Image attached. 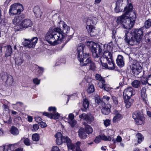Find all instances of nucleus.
<instances>
[{
    "mask_svg": "<svg viewBox=\"0 0 151 151\" xmlns=\"http://www.w3.org/2000/svg\"><path fill=\"white\" fill-rule=\"evenodd\" d=\"M79 118L85 120L89 123H91L94 120V117L90 114H82L79 115Z\"/></svg>",
    "mask_w": 151,
    "mask_h": 151,
    "instance_id": "nucleus-17",
    "label": "nucleus"
},
{
    "mask_svg": "<svg viewBox=\"0 0 151 151\" xmlns=\"http://www.w3.org/2000/svg\"><path fill=\"white\" fill-rule=\"evenodd\" d=\"M38 38L37 37H33L31 39H24L23 42V45L26 47L34 48L37 42Z\"/></svg>",
    "mask_w": 151,
    "mask_h": 151,
    "instance_id": "nucleus-10",
    "label": "nucleus"
},
{
    "mask_svg": "<svg viewBox=\"0 0 151 151\" xmlns=\"http://www.w3.org/2000/svg\"><path fill=\"white\" fill-rule=\"evenodd\" d=\"M32 25V21L29 19H26L22 21L19 24L20 28L19 30H22L28 27H31Z\"/></svg>",
    "mask_w": 151,
    "mask_h": 151,
    "instance_id": "nucleus-13",
    "label": "nucleus"
},
{
    "mask_svg": "<svg viewBox=\"0 0 151 151\" xmlns=\"http://www.w3.org/2000/svg\"><path fill=\"white\" fill-rule=\"evenodd\" d=\"M111 139V138L110 136H107L105 135H99L96 137L94 142L96 143H98L101 140L104 141H110Z\"/></svg>",
    "mask_w": 151,
    "mask_h": 151,
    "instance_id": "nucleus-20",
    "label": "nucleus"
},
{
    "mask_svg": "<svg viewBox=\"0 0 151 151\" xmlns=\"http://www.w3.org/2000/svg\"><path fill=\"white\" fill-rule=\"evenodd\" d=\"M48 110L50 111H53L55 112L56 111V108L55 107H50L48 108Z\"/></svg>",
    "mask_w": 151,
    "mask_h": 151,
    "instance_id": "nucleus-57",
    "label": "nucleus"
},
{
    "mask_svg": "<svg viewBox=\"0 0 151 151\" xmlns=\"http://www.w3.org/2000/svg\"><path fill=\"white\" fill-rule=\"evenodd\" d=\"M2 79L5 81L6 85L8 86H12L14 84V78L10 75L4 74L2 76Z\"/></svg>",
    "mask_w": 151,
    "mask_h": 151,
    "instance_id": "nucleus-12",
    "label": "nucleus"
},
{
    "mask_svg": "<svg viewBox=\"0 0 151 151\" xmlns=\"http://www.w3.org/2000/svg\"><path fill=\"white\" fill-rule=\"evenodd\" d=\"M113 43L112 41L110 42L106 46V48H105L107 50L111 52H112L113 49Z\"/></svg>",
    "mask_w": 151,
    "mask_h": 151,
    "instance_id": "nucleus-40",
    "label": "nucleus"
},
{
    "mask_svg": "<svg viewBox=\"0 0 151 151\" xmlns=\"http://www.w3.org/2000/svg\"><path fill=\"white\" fill-rule=\"evenodd\" d=\"M111 99L113 101V103L115 105H117L118 104V100L117 98L114 96H111Z\"/></svg>",
    "mask_w": 151,
    "mask_h": 151,
    "instance_id": "nucleus-51",
    "label": "nucleus"
},
{
    "mask_svg": "<svg viewBox=\"0 0 151 151\" xmlns=\"http://www.w3.org/2000/svg\"><path fill=\"white\" fill-rule=\"evenodd\" d=\"M24 18L25 15L23 14L16 16L12 20L13 23L15 25H17L21 22L22 19Z\"/></svg>",
    "mask_w": 151,
    "mask_h": 151,
    "instance_id": "nucleus-21",
    "label": "nucleus"
},
{
    "mask_svg": "<svg viewBox=\"0 0 151 151\" xmlns=\"http://www.w3.org/2000/svg\"><path fill=\"white\" fill-rule=\"evenodd\" d=\"M58 27L50 29L45 36V39L50 45H55L62 41V39L66 35L70 39L72 37L73 34H70V28L63 21L59 23Z\"/></svg>",
    "mask_w": 151,
    "mask_h": 151,
    "instance_id": "nucleus-1",
    "label": "nucleus"
},
{
    "mask_svg": "<svg viewBox=\"0 0 151 151\" xmlns=\"http://www.w3.org/2000/svg\"><path fill=\"white\" fill-rule=\"evenodd\" d=\"M104 53L102 56L99 57L98 60H95L102 64L103 67L109 69L113 70L115 68V64L112 57L111 52L104 49Z\"/></svg>",
    "mask_w": 151,
    "mask_h": 151,
    "instance_id": "nucleus-3",
    "label": "nucleus"
},
{
    "mask_svg": "<svg viewBox=\"0 0 151 151\" xmlns=\"http://www.w3.org/2000/svg\"><path fill=\"white\" fill-rule=\"evenodd\" d=\"M52 151H60V150L58 147L55 146L52 147Z\"/></svg>",
    "mask_w": 151,
    "mask_h": 151,
    "instance_id": "nucleus-58",
    "label": "nucleus"
},
{
    "mask_svg": "<svg viewBox=\"0 0 151 151\" xmlns=\"http://www.w3.org/2000/svg\"><path fill=\"white\" fill-rule=\"evenodd\" d=\"M132 117L137 124L141 125L144 123L145 118L142 114L139 111L134 112L132 114Z\"/></svg>",
    "mask_w": 151,
    "mask_h": 151,
    "instance_id": "nucleus-9",
    "label": "nucleus"
},
{
    "mask_svg": "<svg viewBox=\"0 0 151 151\" xmlns=\"http://www.w3.org/2000/svg\"><path fill=\"white\" fill-rule=\"evenodd\" d=\"M127 19H125V20L123 22L122 26L124 28L126 29H130L132 27L134 23V21H132L131 19H129L128 18Z\"/></svg>",
    "mask_w": 151,
    "mask_h": 151,
    "instance_id": "nucleus-19",
    "label": "nucleus"
},
{
    "mask_svg": "<svg viewBox=\"0 0 151 151\" xmlns=\"http://www.w3.org/2000/svg\"><path fill=\"white\" fill-rule=\"evenodd\" d=\"M148 36L147 40L149 42H151V32L148 34Z\"/></svg>",
    "mask_w": 151,
    "mask_h": 151,
    "instance_id": "nucleus-64",
    "label": "nucleus"
},
{
    "mask_svg": "<svg viewBox=\"0 0 151 151\" xmlns=\"http://www.w3.org/2000/svg\"><path fill=\"white\" fill-rule=\"evenodd\" d=\"M15 60L16 64L19 66L24 61V60L19 57L16 58Z\"/></svg>",
    "mask_w": 151,
    "mask_h": 151,
    "instance_id": "nucleus-33",
    "label": "nucleus"
},
{
    "mask_svg": "<svg viewBox=\"0 0 151 151\" xmlns=\"http://www.w3.org/2000/svg\"><path fill=\"white\" fill-rule=\"evenodd\" d=\"M35 68L37 72L39 75L42 74L44 71V68L42 67H40L37 65H35Z\"/></svg>",
    "mask_w": 151,
    "mask_h": 151,
    "instance_id": "nucleus-37",
    "label": "nucleus"
},
{
    "mask_svg": "<svg viewBox=\"0 0 151 151\" xmlns=\"http://www.w3.org/2000/svg\"><path fill=\"white\" fill-rule=\"evenodd\" d=\"M32 139L34 141H37L40 139V136L37 134H33L32 135Z\"/></svg>",
    "mask_w": 151,
    "mask_h": 151,
    "instance_id": "nucleus-46",
    "label": "nucleus"
},
{
    "mask_svg": "<svg viewBox=\"0 0 151 151\" xmlns=\"http://www.w3.org/2000/svg\"><path fill=\"white\" fill-rule=\"evenodd\" d=\"M86 45L91 49L93 57L96 60L100 57L103 50L105 47V45L101 43L97 44L93 41L87 42Z\"/></svg>",
    "mask_w": 151,
    "mask_h": 151,
    "instance_id": "nucleus-4",
    "label": "nucleus"
},
{
    "mask_svg": "<svg viewBox=\"0 0 151 151\" xmlns=\"http://www.w3.org/2000/svg\"><path fill=\"white\" fill-rule=\"evenodd\" d=\"M39 126L37 124H35L33 126V129L35 131L39 129Z\"/></svg>",
    "mask_w": 151,
    "mask_h": 151,
    "instance_id": "nucleus-63",
    "label": "nucleus"
},
{
    "mask_svg": "<svg viewBox=\"0 0 151 151\" xmlns=\"http://www.w3.org/2000/svg\"><path fill=\"white\" fill-rule=\"evenodd\" d=\"M110 124V121L108 119H106L104 121V124L106 127L109 126Z\"/></svg>",
    "mask_w": 151,
    "mask_h": 151,
    "instance_id": "nucleus-53",
    "label": "nucleus"
},
{
    "mask_svg": "<svg viewBox=\"0 0 151 151\" xmlns=\"http://www.w3.org/2000/svg\"><path fill=\"white\" fill-rule=\"evenodd\" d=\"M81 143L80 142H78L76 143V151H81L79 147V145L81 144Z\"/></svg>",
    "mask_w": 151,
    "mask_h": 151,
    "instance_id": "nucleus-54",
    "label": "nucleus"
},
{
    "mask_svg": "<svg viewBox=\"0 0 151 151\" xmlns=\"http://www.w3.org/2000/svg\"><path fill=\"white\" fill-rule=\"evenodd\" d=\"M56 138V143L58 145H61L63 142L66 143L68 148L69 149L73 150L75 147V145L72 143L71 141L67 136L63 137L62 135L60 132L57 133L55 136Z\"/></svg>",
    "mask_w": 151,
    "mask_h": 151,
    "instance_id": "nucleus-5",
    "label": "nucleus"
},
{
    "mask_svg": "<svg viewBox=\"0 0 151 151\" xmlns=\"http://www.w3.org/2000/svg\"><path fill=\"white\" fill-rule=\"evenodd\" d=\"M148 84L149 85L151 86V76L149 75L147 77Z\"/></svg>",
    "mask_w": 151,
    "mask_h": 151,
    "instance_id": "nucleus-59",
    "label": "nucleus"
},
{
    "mask_svg": "<svg viewBox=\"0 0 151 151\" xmlns=\"http://www.w3.org/2000/svg\"><path fill=\"white\" fill-rule=\"evenodd\" d=\"M144 28L142 27L139 29H135L131 32L127 30H124L125 42L131 45H133L139 43L141 40L143 35V30Z\"/></svg>",
    "mask_w": 151,
    "mask_h": 151,
    "instance_id": "nucleus-2",
    "label": "nucleus"
},
{
    "mask_svg": "<svg viewBox=\"0 0 151 151\" xmlns=\"http://www.w3.org/2000/svg\"><path fill=\"white\" fill-rule=\"evenodd\" d=\"M83 125L85 126V130L87 134H89L92 133L93 129L90 126L88 125L86 122L83 123Z\"/></svg>",
    "mask_w": 151,
    "mask_h": 151,
    "instance_id": "nucleus-31",
    "label": "nucleus"
},
{
    "mask_svg": "<svg viewBox=\"0 0 151 151\" xmlns=\"http://www.w3.org/2000/svg\"><path fill=\"white\" fill-rule=\"evenodd\" d=\"M116 63L118 66L120 67L123 66L124 64V62L123 56L121 55H118L116 59Z\"/></svg>",
    "mask_w": 151,
    "mask_h": 151,
    "instance_id": "nucleus-25",
    "label": "nucleus"
},
{
    "mask_svg": "<svg viewBox=\"0 0 151 151\" xmlns=\"http://www.w3.org/2000/svg\"><path fill=\"white\" fill-rule=\"evenodd\" d=\"M140 81L142 85H146L148 84L147 77L146 78L144 76L142 77L141 78Z\"/></svg>",
    "mask_w": 151,
    "mask_h": 151,
    "instance_id": "nucleus-42",
    "label": "nucleus"
},
{
    "mask_svg": "<svg viewBox=\"0 0 151 151\" xmlns=\"http://www.w3.org/2000/svg\"><path fill=\"white\" fill-rule=\"evenodd\" d=\"M24 144L26 145L29 146L30 145V144L29 139L28 138L25 139L24 140Z\"/></svg>",
    "mask_w": 151,
    "mask_h": 151,
    "instance_id": "nucleus-56",
    "label": "nucleus"
},
{
    "mask_svg": "<svg viewBox=\"0 0 151 151\" xmlns=\"http://www.w3.org/2000/svg\"><path fill=\"white\" fill-rule=\"evenodd\" d=\"M33 11L35 16L36 17L40 18L42 16V12L39 6H35L33 9Z\"/></svg>",
    "mask_w": 151,
    "mask_h": 151,
    "instance_id": "nucleus-23",
    "label": "nucleus"
},
{
    "mask_svg": "<svg viewBox=\"0 0 151 151\" xmlns=\"http://www.w3.org/2000/svg\"><path fill=\"white\" fill-rule=\"evenodd\" d=\"M89 66V69L93 70H94L95 69V66L94 63L92 61L90 62L89 64L88 65Z\"/></svg>",
    "mask_w": 151,
    "mask_h": 151,
    "instance_id": "nucleus-52",
    "label": "nucleus"
},
{
    "mask_svg": "<svg viewBox=\"0 0 151 151\" xmlns=\"http://www.w3.org/2000/svg\"><path fill=\"white\" fill-rule=\"evenodd\" d=\"M33 82L34 84L36 85H39L40 83V80H39L37 78H35L33 79Z\"/></svg>",
    "mask_w": 151,
    "mask_h": 151,
    "instance_id": "nucleus-55",
    "label": "nucleus"
},
{
    "mask_svg": "<svg viewBox=\"0 0 151 151\" xmlns=\"http://www.w3.org/2000/svg\"><path fill=\"white\" fill-rule=\"evenodd\" d=\"M78 136L79 137L83 139H86L87 137L86 132L83 128L80 129L78 131Z\"/></svg>",
    "mask_w": 151,
    "mask_h": 151,
    "instance_id": "nucleus-27",
    "label": "nucleus"
},
{
    "mask_svg": "<svg viewBox=\"0 0 151 151\" xmlns=\"http://www.w3.org/2000/svg\"><path fill=\"white\" fill-rule=\"evenodd\" d=\"M97 19L95 17L88 18L87 19L86 28L91 36H94L96 34L95 33V25L97 23Z\"/></svg>",
    "mask_w": 151,
    "mask_h": 151,
    "instance_id": "nucleus-6",
    "label": "nucleus"
},
{
    "mask_svg": "<svg viewBox=\"0 0 151 151\" xmlns=\"http://www.w3.org/2000/svg\"><path fill=\"white\" fill-rule=\"evenodd\" d=\"M135 94V90L132 87L126 88L124 91L123 96L124 98H130L131 97Z\"/></svg>",
    "mask_w": 151,
    "mask_h": 151,
    "instance_id": "nucleus-14",
    "label": "nucleus"
},
{
    "mask_svg": "<svg viewBox=\"0 0 151 151\" xmlns=\"http://www.w3.org/2000/svg\"><path fill=\"white\" fill-rule=\"evenodd\" d=\"M23 9L22 5L19 3H15L10 6L9 14L11 15L19 14L23 11Z\"/></svg>",
    "mask_w": 151,
    "mask_h": 151,
    "instance_id": "nucleus-8",
    "label": "nucleus"
},
{
    "mask_svg": "<svg viewBox=\"0 0 151 151\" xmlns=\"http://www.w3.org/2000/svg\"><path fill=\"white\" fill-rule=\"evenodd\" d=\"M52 117H51V119H58L59 116V114L58 113H52Z\"/></svg>",
    "mask_w": 151,
    "mask_h": 151,
    "instance_id": "nucleus-48",
    "label": "nucleus"
},
{
    "mask_svg": "<svg viewBox=\"0 0 151 151\" xmlns=\"http://www.w3.org/2000/svg\"><path fill=\"white\" fill-rule=\"evenodd\" d=\"M3 149L4 151H13L14 149V145H3Z\"/></svg>",
    "mask_w": 151,
    "mask_h": 151,
    "instance_id": "nucleus-29",
    "label": "nucleus"
},
{
    "mask_svg": "<svg viewBox=\"0 0 151 151\" xmlns=\"http://www.w3.org/2000/svg\"><path fill=\"white\" fill-rule=\"evenodd\" d=\"M5 49L6 57L10 56L12 53V48L11 46L10 45H7L5 47Z\"/></svg>",
    "mask_w": 151,
    "mask_h": 151,
    "instance_id": "nucleus-28",
    "label": "nucleus"
},
{
    "mask_svg": "<svg viewBox=\"0 0 151 151\" xmlns=\"http://www.w3.org/2000/svg\"><path fill=\"white\" fill-rule=\"evenodd\" d=\"M23 103L21 102H17L15 104H12V106L14 109L16 110H18V108H19L22 106Z\"/></svg>",
    "mask_w": 151,
    "mask_h": 151,
    "instance_id": "nucleus-35",
    "label": "nucleus"
},
{
    "mask_svg": "<svg viewBox=\"0 0 151 151\" xmlns=\"http://www.w3.org/2000/svg\"><path fill=\"white\" fill-rule=\"evenodd\" d=\"M10 131L11 133L14 135H18L19 133L18 129L14 127H11Z\"/></svg>",
    "mask_w": 151,
    "mask_h": 151,
    "instance_id": "nucleus-34",
    "label": "nucleus"
},
{
    "mask_svg": "<svg viewBox=\"0 0 151 151\" xmlns=\"http://www.w3.org/2000/svg\"><path fill=\"white\" fill-rule=\"evenodd\" d=\"M136 136L137 138L138 143H141L144 139L143 137L141 134L139 133L137 134Z\"/></svg>",
    "mask_w": 151,
    "mask_h": 151,
    "instance_id": "nucleus-39",
    "label": "nucleus"
},
{
    "mask_svg": "<svg viewBox=\"0 0 151 151\" xmlns=\"http://www.w3.org/2000/svg\"><path fill=\"white\" fill-rule=\"evenodd\" d=\"M146 89L145 87H143L141 90V94H145L146 93Z\"/></svg>",
    "mask_w": 151,
    "mask_h": 151,
    "instance_id": "nucleus-60",
    "label": "nucleus"
},
{
    "mask_svg": "<svg viewBox=\"0 0 151 151\" xmlns=\"http://www.w3.org/2000/svg\"><path fill=\"white\" fill-rule=\"evenodd\" d=\"M127 1L128 0H118L116 2L115 12L116 13L122 12L123 10L122 6L124 4H126Z\"/></svg>",
    "mask_w": 151,
    "mask_h": 151,
    "instance_id": "nucleus-16",
    "label": "nucleus"
},
{
    "mask_svg": "<svg viewBox=\"0 0 151 151\" xmlns=\"http://www.w3.org/2000/svg\"><path fill=\"white\" fill-rule=\"evenodd\" d=\"M103 88H104L105 90L107 92L109 91L112 89V88H111L109 84H106L105 83L104 86Z\"/></svg>",
    "mask_w": 151,
    "mask_h": 151,
    "instance_id": "nucleus-47",
    "label": "nucleus"
},
{
    "mask_svg": "<svg viewBox=\"0 0 151 151\" xmlns=\"http://www.w3.org/2000/svg\"><path fill=\"white\" fill-rule=\"evenodd\" d=\"M94 91V88L93 85H90L88 88L87 89V92L88 93H91Z\"/></svg>",
    "mask_w": 151,
    "mask_h": 151,
    "instance_id": "nucleus-43",
    "label": "nucleus"
},
{
    "mask_svg": "<svg viewBox=\"0 0 151 151\" xmlns=\"http://www.w3.org/2000/svg\"><path fill=\"white\" fill-rule=\"evenodd\" d=\"M95 101L98 105L102 106L105 105V103L101 100L99 98H97L95 99Z\"/></svg>",
    "mask_w": 151,
    "mask_h": 151,
    "instance_id": "nucleus-45",
    "label": "nucleus"
},
{
    "mask_svg": "<svg viewBox=\"0 0 151 151\" xmlns=\"http://www.w3.org/2000/svg\"><path fill=\"white\" fill-rule=\"evenodd\" d=\"M132 73L136 75H138L142 72V67L140 63L134 61L131 66Z\"/></svg>",
    "mask_w": 151,
    "mask_h": 151,
    "instance_id": "nucleus-11",
    "label": "nucleus"
},
{
    "mask_svg": "<svg viewBox=\"0 0 151 151\" xmlns=\"http://www.w3.org/2000/svg\"><path fill=\"white\" fill-rule=\"evenodd\" d=\"M89 106V102L88 99H84L83 100V106L84 108H88Z\"/></svg>",
    "mask_w": 151,
    "mask_h": 151,
    "instance_id": "nucleus-41",
    "label": "nucleus"
},
{
    "mask_svg": "<svg viewBox=\"0 0 151 151\" xmlns=\"http://www.w3.org/2000/svg\"><path fill=\"white\" fill-rule=\"evenodd\" d=\"M141 83L140 81L138 80H135L131 83L132 86L134 88H137L140 87Z\"/></svg>",
    "mask_w": 151,
    "mask_h": 151,
    "instance_id": "nucleus-32",
    "label": "nucleus"
},
{
    "mask_svg": "<svg viewBox=\"0 0 151 151\" xmlns=\"http://www.w3.org/2000/svg\"><path fill=\"white\" fill-rule=\"evenodd\" d=\"M144 24V27L146 28H149L151 26V19H149L146 20Z\"/></svg>",
    "mask_w": 151,
    "mask_h": 151,
    "instance_id": "nucleus-36",
    "label": "nucleus"
},
{
    "mask_svg": "<svg viewBox=\"0 0 151 151\" xmlns=\"http://www.w3.org/2000/svg\"><path fill=\"white\" fill-rule=\"evenodd\" d=\"M102 108L101 111L102 113L105 115H107L109 114L110 112L111 106L110 105L109 106H107L105 104L104 105L102 106Z\"/></svg>",
    "mask_w": 151,
    "mask_h": 151,
    "instance_id": "nucleus-24",
    "label": "nucleus"
},
{
    "mask_svg": "<svg viewBox=\"0 0 151 151\" xmlns=\"http://www.w3.org/2000/svg\"><path fill=\"white\" fill-rule=\"evenodd\" d=\"M74 116L73 113H70L68 116V122L72 127H74L76 123V120L74 119Z\"/></svg>",
    "mask_w": 151,
    "mask_h": 151,
    "instance_id": "nucleus-22",
    "label": "nucleus"
},
{
    "mask_svg": "<svg viewBox=\"0 0 151 151\" xmlns=\"http://www.w3.org/2000/svg\"><path fill=\"white\" fill-rule=\"evenodd\" d=\"M124 102L127 108H129L133 103V100L130 98H124Z\"/></svg>",
    "mask_w": 151,
    "mask_h": 151,
    "instance_id": "nucleus-30",
    "label": "nucleus"
},
{
    "mask_svg": "<svg viewBox=\"0 0 151 151\" xmlns=\"http://www.w3.org/2000/svg\"><path fill=\"white\" fill-rule=\"evenodd\" d=\"M114 114L115 116H114L113 121L114 122H116L120 120L122 118V115L120 114L116 110H114Z\"/></svg>",
    "mask_w": 151,
    "mask_h": 151,
    "instance_id": "nucleus-26",
    "label": "nucleus"
},
{
    "mask_svg": "<svg viewBox=\"0 0 151 151\" xmlns=\"http://www.w3.org/2000/svg\"><path fill=\"white\" fill-rule=\"evenodd\" d=\"M41 127L42 128H45L47 127L46 124L44 122H41V123L40 124Z\"/></svg>",
    "mask_w": 151,
    "mask_h": 151,
    "instance_id": "nucleus-62",
    "label": "nucleus"
},
{
    "mask_svg": "<svg viewBox=\"0 0 151 151\" xmlns=\"http://www.w3.org/2000/svg\"><path fill=\"white\" fill-rule=\"evenodd\" d=\"M95 78L97 80L99 81H102L103 80H104V78H103L101 77V76L99 74H96L95 76Z\"/></svg>",
    "mask_w": 151,
    "mask_h": 151,
    "instance_id": "nucleus-50",
    "label": "nucleus"
},
{
    "mask_svg": "<svg viewBox=\"0 0 151 151\" xmlns=\"http://www.w3.org/2000/svg\"><path fill=\"white\" fill-rule=\"evenodd\" d=\"M141 99L144 103L146 105L148 104V102L147 101L146 94H141Z\"/></svg>",
    "mask_w": 151,
    "mask_h": 151,
    "instance_id": "nucleus-38",
    "label": "nucleus"
},
{
    "mask_svg": "<svg viewBox=\"0 0 151 151\" xmlns=\"http://www.w3.org/2000/svg\"><path fill=\"white\" fill-rule=\"evenodd\" d=\"M132 8L133 6L131 4H129L128 6L124 8L125 13L122 16L118 17L116 19V22L118 24L122 25L125 20V18L127 19L129 17V13L132 11Z\"/></svg>",
    "mask_w": 151,
    "mask_h": 151,
    "instance_id": "nucleus-7",
    "label": "nucleus"
},
{
    "mask_svg": "<svg viewBox=\"0 0 151 151\" xmlns=\"http://www.w3.org/2000/svg\"><path fill=\"white\" fill-rule=\"evenodd\" d=\"M43 115L47 116L50 118H51V117H52V116H51L52 115L51 113H49L47 112H44L43 113Z\"/></svg>",
    "mask_w": 151,
    "mask_h": 151,
    "instance_id": "nucleus-61",
    "label": "nucleus"
},
{
    "mask_svg": "<svg viewBox=\"0 0 151 151\" xmlns=\"http://www.w3.org/2000/svg\"><path fill=\"white\" fill-rule=\"evenodd\" d=\"M84 47V45L82 44H80L78 45L77 46V58L78 60H81L83 55H84L83 53V49Z\"/></svg>",
    "mask_w": 151,
    "mask_h": 151,
    "instance_id": "nucleus-18",
    "label": "nucleus"
},
{
    "mask_svg": "<svg viewBox=\"0 0 151 151\" xmlns=\"http://www.w3.org/2000/svg\"><path fill=\"white\" fill-rule=\"evenodd\" d=\"M122 138L120 136H118L117 137L116 141L114 139H113L112 140V141L114 143H115L116 142H120L122 141Z\"/></svg>",
    "mask_w": 151,
    "mask_h": 151,
    "instance_id": "nucleus-49",
    "label": "nucleus"
},
{
    "mask_svg": "<svg viewBox=\"0 0 151 151\" xmlns=\"http://www.w3.org/2000/svg\"><path fill=\"white\" fill-rule=\"evenodd\" d=\"M81 60H78L80 62V64L81 66L89 65L91 60L89 58V55L88 53H84L83 57H81Z\"/></svg>",
    "mask_w": 151,
    "mask_h": 151,
    "instance_id": "nucleus-15",
    "label": "nucleus"
},
{
    "mask_svg": "<svg viewBox=\"0 0 151 151\" xmlns=\"http://www.w3.org/2000/svg\"><path fill=\"white\" fill-rule=\"evenodd\" d=\"M105 83V80H103L98 82L97 86L101 88H103L104 86Z\"/></svg>",
    "mask_w": 151,
    "mask_h": 151,
    "instance_id": "nucleus-44",
    "label": "nucleus"
}]
</instances>
